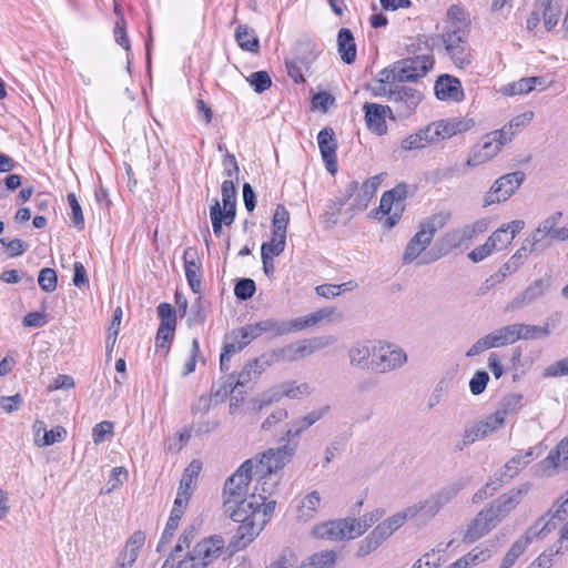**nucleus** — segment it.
Listing matches in <instances>:
<instances>
[{"label":"nucleus","mask_w":568,"mask_h":568,"mask_svg":"<svg viewBox=\"0 0 568 568\" xmlns=\"http://www.w3.org/2000/svg\"><path fill=\"white\" fill-rule=\"evenodd\" d=\"M406 362L407 355L403 349L383 345L377 351L375 349L368 369L383 374L402 367Z\"/></svg>","instance_id":"nucleus-13"},{"label":"nucleus","mask_w":568,"mask_h":568,"mask_svg":"<svg viewBox=\"0 0 568 568\" xmlns=\"http://www.w3.org/2000/svg\"><path fill=\"white\" fill-rule=\"evenodd\" d=\"M427 145V134L425 133L424 128L413 134H409L400 143V148L405 151L419 150Z\"/></svg>","instance_id":"nucleus-50"},{"label":"nucleus","mask_w":568,"mask_h":568,"mask_svg":"<svg viewBox=\"0 0 568 568\" xmlns=\"http://www.w3.org/2000/svg\"><path fill=\"white\" fill-rule=\"evenodd\" d=\"M489 242L495 247V250H503L507 247L513 242V236L509 235L508 229L503 225L497 229L489 237Z\"/></svg>","instance_id":"nucleus-57"},{"label":"nucleus","mask_w":568,"mask_h":568,"mask_svg":"<svg viewBox=\"0 0 568 568\" xmlns=\"http://www.w3.org/2000/svg\"><path fill=\"white\" fill-rule=\"evenodd\" d=\"M385 515V510L382 508H377L368 514H365L361 518H351L354 521V538L362 536L368 528H371L375 523L382 519Z\"/></svg>","instance_id":"nucleus-40"},{"label":"nucleus","mask_w":568,"mask_h":568,"mask_svg":"<svg viewBox=\"0 0 568 568\" xmlns=\"http://www.w3.org/2000/svg\"><path fill=\"white\" fill-rule=\"evenodd\" d=\"M175 326L160 325L156 333L155 347L158 351H163L166 355L170 349V343L174 337Z\"/></svg>","instance_id":"nucleus-51"},{"label":"nucleus","mask_w":568,"mask_h":568,"mask_svg":"<svg viewBox=\"0 0 568 568\" xmlns=\"http://www.w3.org/2000/svg\"><path fill=\"white\" fill-rule=\"evenodd\" d=\"M528 464L529 460H524L521 455H516L504 465L503 476L510 480Z\"/></svg>","instance_id":"nucleus-56"},{"label":"nucleus","mask_w":568,"mask_h":568,"mask_svg":"<svg viewBox=\"0 0 568 568\" xmlns=\"http://www.w3.org/2000/svg\"><path fill=\"white\" fill-rule=\"evenodd\" d=\"M363 110L365 112L367 129L377 135L386 134V116L388 115L390 119H395L393 115V109L388 105L366 102L363 105Z\"/></svg>","instance_id":"nucleus-17"},{"label":"nucleus","mask_w":568,"mask_h":568,"mask_svg":"<svg viewBox=\"0 0 568 568\" xmlns=\"http://www.w3.org/2000/svg\"><path fill=\"white\" fill-rule=\"evenodd\" d=\"M434 90L435 95L439 100L460 102L464 99V90L460 81L449 74L438 77Z\"/></svg>","instance_id":"nucleus-20"},{"label":"nucleus","mask_w":568,"mask_h":568,"mask_svg":"<svg viewBox=\"0 0 568 568\" xmlns=\"http://www.w3.org/2000/svg\"><path fill=\"white\" fill-rule=\"evenodd\" d=\"M256 475L258 476V479L256 481L253 494H255L257 497L260 509H263L264 505L268 504L266 503L267 498L274 494L278 484V479L271 475Z\"/></svg>","instance_id":"nucleus-32"},{"label":"nucleus","mask_w":568,"mask_h":568,"mask_svg":"<svg viewBox=\"0 0 568 568\" xmlns=\"http://www.w3.org/2000/svg\"><path fill=\"white\" fill-rule=\"evenodd\" d=\"M503 425L501 415L498 417V414L493 413L486 416L484 419L465 429L463 438L456 444L455 449L463 450L466 446L475 443L476 440L485 438L486 436L497 432Z\"/></svg>","instance_id":"nucleus-14"},{"label":"nucleus","mask_w":568,"mask_h":568,"mask_svg":"<svg viewBox=\"0 0 568 568\" xmlns=\"http://www.w3.org/2000/svg\"><path fill=\"white\" fill-rule=\"evenodd\" d=\"M224 546L225 541L221 536L206 537L179 560L176 568H206L220 557Z\"/></svg>","instance_id":"nucleus-3"},{"label":"nucleus","mask_w":568,"mask_h":568,"mask_svg":"<svg viewBox=\"0 0 568 568\" xmlns=\"http://www.w3.org/2000/svg\"><path fill=\"white\" fill-rule=\"evenodd\" d=\"M469 483V478H458L457 480L446 485L437 493L432 495L435 501L443 508L450 503Z\"/></svg>","instance_id":"nucleus-33"},{"label":"nucleus","mask_w":568,"mask_h":568,"mask_svg":"<svg viewBox=\"0 0 568 568\" xmlns=\"http://www.w3.org/2000/svg\"><path fill=\"white\" fill-rule=\"evenodd\" d=\"M283 443L277 448H270L263 453L258 463L253 465V474L276 476L277 471L291 462L297 449L298 442Z\"/></svg>","instance_id":"nucleus-8"},{"label":"nucleus","mask_w":568,"mask_h":568,"mask_svg":"<svg viewBox=\"0 0 568 568\" xmlns=\"http://www.w3.org/2000/svg\"><path fill=\"white\" fill-rule=\"evenodd\" d=\"M468 32L469 20L466 12L459 6L453 4L447 10L443 33L430 38L432 45L443 48L457 68L465 69L470 64Z\"/></svg>","instance_id":"nucleus-2"},{"label":"nucleus","mask_w":568,"mask_h":568,"mask_svg":"<svg viewBox=\"0 0 568 568\" xmlns=\"http://www.w3.org/2000/svg\"><path fill=\"white\" fill-rule=\"evenodd\" d=\"M530 488L531 485L529 483H523L494 499L487 507L480 510L481 515L496 528L520 504Z\"/></svg>","instance_id":"nucleus-4"},{"label":"nucleus","mask_w":568,"mask_h":568,"mask_svg":"<svg viewBox=\"0 0 568 568\" xmlns=\"http://www.w3.org/2000/svg\"><path fill=\"white\" fill-rule=\"evenodd\" d=\"M321 503V495L317 490H313L304 497L297 509V517L303 520H310L314 517L316 509Z\"/></svg>","instance_id":"nucleus-39"},{"label":"nucleus","mask_w":568,"mask_h":568,"mask_svg":"<svg viewBox=\"0 0 568 568\" xmlns=\"http://www.w3.org/2000/svg\"><path fill=\"white\" fill-rule=\"evenodd\" d=\"M382 176L381 175H374L369 179H367L361 189L358 187V193L354 197L352 202V210L353 211H364L366 210L369 201L375 195L378 186L381 185Z\"/></svg>","instance_id":"nucleus-24"},{"label":"nucleus","mask_w":568,"mask_h":568,"mask_svg":"<svg viewBox=\"0 0 568 568\" xmlns=\"http://www.w3.org/2000/svg\"><path fill=\"white\" fill-rule=\"evenodd\" d=\"M334 313V310L329 308H322L317 312H314L313 314H310L305 317H300L292 320L294 332L302 331L308 326L315 325L316 323L321 322L322 320L331 316Z\"/></svg>","instance_id":"nucleus-45"},{"label":"nucleus","mask_w":568,"mask_h":568,"mask_svg":"<svg viewBox=\"0 0 568 568\" xmlns=\"http://www.w3.org/2000/svg\"><path fill=\"white\" fill-rule=\"evenodd\" d=\"M554 528L555 524H551L550 519L546 520V517L542 516L525 531L520 539L527 540L529 545L530 542H532L534 539H538L546 536Z\"/></svg>","instance_id":"nucleus-41"},{"label":"nucleus","mask_w":568,"mask_h":568,"mask_svg":"<svg viewBox=\"0 0 568 568\" xmlns=\"http://www.w3.org/2000/svg\"><path fill=\"white\" fill-rule=\"evenodd\" d=\"M545 468L568 469V436L559 442L555 449L541 463Z\"/></svg>","instance_id":"nucleus-31"},{"label":"nucleus","mask_w":568,"mask_h":568,"mask_svg":"<svg viewBox=\"0 0 568 568\" xmlns=\"http://www.w3.org/2000/svg\"><path fill=\"white\" fill-rule=\"evenodd\" d=\"M495 155H496V149L488 151V152H484L480 148L476 149L469 154V156L466 161V166H469V168L478 166L483 163H486L487 161L493 159Z\"/></svg>","instance_id":"nucleus-62"},{"label":"nucleus","mask_w":568,"mask_h":568,"mask_svg":"<svg viewBox=\"0 0 568 568\" xmlns=\"http://www.w3.org/2000/svg\"><path fill=\"white\" fill-rule=\"evenodd\" d=\"M286 245V239L276 237L272 235L271 242H264L261 246L262 258H273L281 255Z\"/></svg>","instance_id":"nucleus-48"},{"label":"nucleus","mask_w":568,"mask_h":568,"mask_svg":"<svg viewBox=\"0 0 568 568\" xmlns=\"http://www.w3.org/2000/svg\"><path fill=\"white\" fill-rule=\"evenodd\" d=\"M562 217V212L558 211L546 217L539 226L544 233L551 241H567L568 240V227H557L559 221Z\"/></svg>","instance_id":"nucleus-29"},{"label":"nucleus","mask_w":568,"mask_h":568,"mask_svg":"<svg viewBox=\"0 0 568 568\" xmlns=\"http://www.w3.org/2000/svg\"><path fill=\"white\" fill-rule=\"evenodd\" d=\"M296 50H297V53H301V54L308 53V55L307 57L297 55L292 60H286L285 64H286L288 75L294 80V82L300 83V82H305V79L303 77V70L307 71L310 69L311 63L314 58L312 57V49L308 43L301 44Z\"/></svg>","instance_id":"nucleus-21"},{"label":"nucleus","mask_w":568,"mask_h":568,"mask_svg":"<svg viewBox=\"0 0 568 568\" xmlns=\"http://www.w3.org/2000/svg\"><path fill=\"white\" fill-rule=\"evenodd\" d=\"M446 223L444 215H433L419 225L418 232L407 243L404 254L403 263L409 264L414 262L430 244L437 230L442 229Z\"/></svg>","instance_id":"nucleus-6"},{"label":"nucleus","mask_w":568,"mask_h":568,"mask_svg":"<svg viewBox=\"0 0 568 568\" xmlns=\"http://www.w3.org/2000/svg\"><path fill=\"white\" fill-rule=\"evenodd\" d=\"M196 534H197V531L193 525H191L184 529L182 535L179 537L178 544L171 551L168 559L164 561L165 567L176 568V564L179 562V560L183 559L182 552L185 549L191 550L190 547H191V544L194 541Z\"/></svg>","instance_id":"nucleus-25"},{"label":"nucleus","mask_w":568,"mask_h":568,"mask_svg":"<svg viewBox=\"0 0 568 568\" xmlns=\"http://www.w3.org/2000/svg\"><path fill=\"white\" fill-rule=\"evenodd\" d=\"M415 509L409 506L404 508L403 510L392 515L384 521H382L388 530L394 534L397 529L405 525L407 520L414 519Z\"/></svg>","instance_id":"nucleus-47"},{"label":"nucleus","mask_w":568,"mask_h":568,"mask_svg":"<svg viewBox=\"0 0 568 568\" xmlns=\"http://www.w3.org/2000/svg\"><path fill=\"white\" fill-rule=\"evenodd\" d=\"M329 343L327 337L297 341L271 351L270 358L265 359V364L272 365L280 362L292 363L312 355L316 351L328 346Z\"/></svg>","instance_id":"nucleus-5"},{"label":"nucleus","mask_w":568,"mask_h":568,"mask_svg":"<svg viewBox=\"0 0 568 568\" xmlns=\"http://www.w3.org/2000/svg\"><path fill=\"white\" fill-rule=\"evenodd\" d=\"M407 185L402 183L394 189L386 191L379 201V206L371 214L381 217L387 216L384 223L385 229H393L400 220L405 210L404 201L407 196Z\"/></svg>","instance_id":"nucleus-7"},{"label":"nucleus","mask_w":568,"mask_h":568,"mask_svg":"<svg viewBox=\"0 0 568 568\" xmlns=\"http://www.w3.org/2000/svg\"><path fill=\"white\" fill-rule=\"evenodd\" d=\"M38 282L42 291L51 293L57 290L58 276L53 268L44 267L40 271Z\"/></svg>","instance_id":"nucleus-53"},{"label":"nucleus","mask_w":568,"mask_h":568,"mask_svg":"<svg viewBox=\"0 0 568 568\" xmlns=\"http://www.w3.org/2000/svg\"><path fill=\"white\" fill-rule=\"evenodd\" d=\"M290 222V213L282 204L276 206L273 215V236L286 239V229Z\"/></svg>","instance_id":"nucleus-42"},{"label":"nucleus","mask_w":568,"mask_h":568,"mask_svg":"<svg viewBox=\"0 0 568 568\" xmlns=\"http://www.w3.org/2000/svg\"><path fill=\"white\" fill-rule=\"evenodd\" d=\"M568 375V356L557 361L545 368V377H559Z\"/></svg>","instance_id":"nucleus-64"},{"label":"nucleus","mask_w":568,"mask_h":568,"mask_svg":"<svg viewBox=\"0 0 568 568\" xmlns=\"http://www.w3.org/2000/svg\"><path fill=\"white\" fill-rule=\"evenodd\" d=\"M184 270L187 283L193 293H200L201 291V278L200 270L201 262L197 256V252L193 247H187L183 254Z\"/></svg>","instance_id":"nucleus-22"},{"label":"nucleus","mask_w":568,"mask_h":568,"mask_svg":"<svg viewBox=\"0 0 568 568\" xmlns=\"http://www.w3.org/2000/svg\"><path fill=\"white\" fill-rule=\"evenodd\" d=\"M128 479V470L124 467H114L111 470L110 479L108 480L104 488L101 489V494H110L118 489L124 480Z\"/></svg>","instance_id":"nucleus-52"},{"label":"nucleus","mask_w":568,"mask_h":568,"mask_svg":"<svg viewBox=\"0 0 568 568\" xmlns=\"http://www.w3.org/2000/svg\"><path fill=\"white\" fill-rule=\"evenodd\" d=\"M205 320L206 313L203 303L201 297H197L191 306L190 316L187 318L189 326L203 324Z\"/></svg>","instance_id":"nucleus-61"},{"label":"nucleus","mask_w":568,"mask_h":568,"mask_svg":"<svg viewBox=\"0 0 568 568\" xmlns=\"http://www.w3.org/2000/svg\"><path fill=\"white\" fill-rule=\"evenodd\" d=\"M542 83L544 78L541 77L523 78L518 81L507 84L503 89V92L507 95L527 94L531 92L536 88V85H540Z\"/></svg>","instance_id":"nucleus-36"},{"label":"nucleus","mask_w":568,"mask_h":568,"mask_svg":"<svg viewBox=\"0 0 568 568\" xmlns=\"http://www.w3.org/2000/svg\"><path fill=\"white\" fill-rule=\"evenodd\" d=\"M256 291L255 282L252 278L244 277L237 280L234 287V294L240 301L251 298Z\"/></svg>","instance_id":"nucleus-54"},{"label":"nucleus","mask_w":568,"mask_h":568,"mask_svg":"<svg viewBox=\"0 0 568 568\" xmlns=\"http://www.w3.org/2000/svg\"><path fill=\"white\" fill-rule=\"evenodd\" d=\"M247 80L256 93H262L272 85L271 77L266 71L253 72Z\"/></svg>","instance_id":"nucleus-55"},{"label":"nucleus","mask_w":568,"mask_h":568,"mask_svg":"<svg viewBox=\"0 0 568 568\" xmlns=\"http://www.w3.org/2000/svg\"><path fill=\"white\" fill-rule=\"evenodd\" d=\"M536 7L542 14L545 28L548 31L552 30L561 13L559 0H537Z\"/></svg>","instance_id":"nucleus-30"},{"label":"nucleus","mask_w":568,"mask_h":568,"mask_svg":"<svg viewBox=\"0 0 568 568\" xmlns=\"http://www.w3.org/2000/svg\"><path fill=\"white\" fill-rule=\"evenodd\" d=\"M375 353V348L373 351L369 348V346L365 343H356L354 344L349 351V363L352 366L365 369H368L369 365V357L373 356Z\"/></svg>","instance_id":"nucleus-35"},{"label":"nucleus","mask_w":568,"mask_h":568,"mask_svg":"<svg viewBox=\"0 0 568 568\" xmlns=\"http://www.w3.org/2000/svg\"><path fill=\"white\" fill-rule=\"evenodd\" d=\"M294 332L292 320L277 321L274 318H266L254 324H246L232 331L233 338H246V342H252L263 334H271L273 337H280Z\"/></svg>","instance_id":"nucleus-9"},{"label":"nucleus","mask_w":568,"mask_h":568,"mask_svg":"<svg viewBox=\"0 0 568 568\" xmlns=\"http://www.w3.org/2000/svg\"><path fill=\"white\" fill-rule=\"evenodd\" d=\"M486 230L485 221H476L474 224H467L459 229L447 232L442 239L443 255L448 254L449 251L460 248L466 250L471 244L474 237L478 233Z\"/></svg>","instance_id":"nucleus-12"},{"label":"nucleus","mask_w":568,"mask_h":568,"mask_svg":"<svg viewBox=\"0 0 568 568\" xmlns=\"http://www.w3.org/2000/svg\"><path fill=\"white\" fill-rule=\"evenodd\" d=\"M489 382V375L485 371H478L469 381V389L473 395L481 394Z\"/></svg>","instance_id":"nucleus-59"},{"label":"nucleus","mask_w":568,"mask_h":568,"mask_svg":"<svg viewBox=\"0 0 568 568\" xmlns=\"http://www.w3.org/2000/svg\"><path fill=\"white\" fill-rule=\"evenodd\" d=\"M335 561L336 552L326 550L313 555L308 562L302 564L298 568H334Z\"/></svg>","instance_id":"nucleus-44"},{"label":"nucleus","mask_w":568,"mask_h":568,"mask_svg":"<svg viewBox=\"0 0 568 568\" xmlns=\"http://www.w3.org/2000/svg\"><path fill=\"white\" fill-rule=\"evenodd\" d=\"M518 328L520 333V339H536L546 337L550 334L549 325L545 324L542 326L537 325H528L518 323Z\"/></svg>","instance_id":"nucleus-49"},{"label":"nucleus","mask_w":568,"mask_h":568,"mask_svg":"<svg viewBox=\"0 0 568 568\" xmlns=\"http://www.w3.org/2000/svg\"><path fill=\"white\" fill-rule=\"evenodd\" d=\"M253 477V460L247 459L230 476L223 488V508L234 523H239L231 545L236 549L245 548L271 519L275 501H268L263 509L258 507L255 494L247 497V487Z\"/></svg>","instance_id":"nucleus-1"},{"label":"nucleus","mask_w":568,"mask_h":568,"mask_svg":"<svg viewBox=\"0 0 568 568\" xmlns=\"http://www.w3.org/2000/svg\"><path fill=\"white\" fill-rule=\"evenodd\" d=\"M388 100L393 103V113L404 119L415 113L418 104L423 100L420 90L403 84H396L388 90Z\"/></svg>","instance_id":"nucleus-10"},{"label":"nucleus","mask_w":568,"mask_h":568,"mask_svg":"<svg viewBox=\"0 0 568 568\" xmlns=\"http://www.w3.org/2000/svg\"><path fill=\"white\" fill-rule=\"evenodd\" d=\"M113 434V423L109 420H103L97 424L92 429V437L94 444H101L105 440L106 436H111Z\"/></svg>","instance_id":"nucleus-63"},{"label":"nucleus","mask_w":568,"mask_h":568,"mask_svg":"<svg viewBox=\"0 0 568 568\" xmlns=\"http://www.w3.org/2000/svg\"><path fill=\"white\" fill-rule=\"evenodd\" d=\"M551 278L547 275L535 280L518 296L511 300L507 306V310L523 308L540 300L549 290Z\"/></svg>","instance_id":"nucleus-18"},{"label":"nucleus","mask_w":568,"mask_h":568,"mask_svg":"<svg viewBox=\"0 0 568 568\" xmlns=\"http://www.w3.org/2000/svg\"><path fill=\"white\" fill-rule=\"evenodd\" d=\"M393 534L383 524H378L361 542L356 556L365 557L376 550L385 540H387Z\"/></svg>","instance_id":"nucleus-23"},{"label":"nucleus","mask_w":568,"mask_h":568,"mask_svg":"<svg viewBox=\"0 0 568 568\" xmlns=\"http://www.w3.org/2000/svg\"><path fill=\"white\" fill-rule=\"evenodd\" d=\"M521 399L523 396L520 394H507L501 398L494 414H498V417L501 415V422L505 423V418L508 414L515 413L521 407Z\"/></svg>","instance_id":"nucleus-43"},{"label":"nucleus","mask_w":568,"mask_h":568,"mask_svg":"<svg viewBox=\"0 0 568 568\" xmlns=\"http://www.w3.org/2000/svg\"><path fill=\"white\" fill-rule=\"evenodd\" d=\"M523 171H515L497 179L484 195V206H489L508 200L525 181Z\"/></svg>","instance_id":"nucleus-11"},{"label":"nucleus","mask_w":568,"mask_h":568,"mask_svg":"<svg viewBox=\"0 0 568 568\" xmlns=\"http://www.w3.org/2000/svg\"><path fill=\"white\" fill-rule=\"evenodd\" d=\"M494 527L488 523L486 517L479 511L475 518L468 524L463 537V542L473 544L486 536Z\"/></svg>","instance_id":"nucleus-26"},{"label":"nucleus","mask_w":568,"mask_h":568,"mask_svg":"<svg viewBox=\"0 0 568 568\" xmlns=\"http://www.w3.org/2000/svg\"><path fill=\"white\" fill-rule=\"evenodd\" d=\"M409 507L415 509L414 518L423 525L429 523L442 509L432 496Z\"/></svg>","instance_id":"nucleus-34"},{"label":"nucleus","mask_w":568,"mask_h":568,"mask_svg":"<svg viewBox=\"0 0 568 568\" xmlns=\"http://www.w3.org/2000/svg\"><path fill=\"white\" fill-rule=\"evenodd\" d=\"M158 315L161 320L160 325L175 326L176 315L174 307L169 303H161L158 306Z\"/></svg>","instance_id":"nucleus-60"},{"label":"nucleus","mask_w":568,"mask_h":568,"mask_svg":"<svg viewBox=\"0 0 568 568\" xmlns=\"http://www.w3.org/2000/svg\"><path fill=\"white\" fill-rule=\"evenodd\" d=\"M354 521L351 518L335 519L314 527L313 532L317 538L327 540L354 539Z\"/></svg>","instance_id":"nucleus-16"},{"label":"nucleus","mask_w":568,"mask_h":568,"mask_svg":"<svg viewBox=\"0 0 568 568\" xmlns=\"http://www.w3.org/2000/svg\"><path fill=\"white\" fill-rule=\"evenodd\" d=\"M323 416V410H313L304 417L295 420L292 426L286 430L285 437L281 438L280 442H297V438L305 429L315 424Z\"/></svg>","instance_id":"nucleus-27"},{"label":"nucleus","mask_w":568,"mask_h":568,"mask_svg":"<svg viewBox=\"0 0 568 568\" xmlns=\"http://www.w3.org/2000/svg\"><path fill=\"white\" fill-rule=\"evenodd\" d=\"M34 428L37 430V436L39 435L40 430H44V435L42 437V442L40 443L39 439L36 437L34 442L38 446H50L55 443L61 442L65 435L67 430L62 426H55L50 430H45V425L43 422L37 420L34 424Z\"/></svg>","instance_id":"nucleus-37"},{"label":"nucleus","mask_w":568,"mask_h":568,"mask_svg":"<svg viewBox=\"0 0 568 568\" xmlns=\"http://www.w3.org/2000/svg\"><path fill=\"white\" fill-rule=\"evenodd\" d=\"M223 207L236 206V187L233 180H224L221 186Z\"/></svg>","instance_id":"nucleus-58"},{"label":"nucleus","mask_w":568,"mask_h":568,"mask_svg":"<svg viewBox=\"0 0 568 568\" xmlns=\"http://www.w3.org/2000/svg\"><path fill=\"white\" fill-rule=\"evenodd\" d=\"M337 48L343 62L351 64L356 59V43L352 31L342 28L337 34Z\"/></svg>","instance_id":"nucleus-28"},{"label":"nucleus","mask_w":568,"mask_h":568,"mask_svg":"<svg viewBox=\"0 0 568 568\" xmlns=\"http://www.w3.org/2000/svg\"><path fill=\"white\" fill-rule=\"evenodd\" d=\"M235 39L243 50L257 52L260 48L258 38L253 29L247 26L240 24L235 30Z\"/></svg>","instance_id":"nucleus-38"},{"label":"nucleus","mask_w":568,"mask_h":568,"mask_svg":"<svg viewBox=\"0 0 568 568\" xmlns=\"http://www.w3.org/2000/svg\"><path fill=\"white\" fill-rule=\"evenodd\" d=\"M529 246V252H544L551 246V241L544 233L542 229L538 225L537 229L525 240Z\"/></svg>","instance_id":"nucleus-46"},{"label":"nucleus","mask_w":568,"mask_h":568,"mask_svg":"<svg viewBox=\"0 0 568 568\" xmlns=\"http://www.w3.org/2000/svg\"><path fill=\"white\" fill-rule=\"evenodd\" d=\"M432 68V60L426 57L408 58L395 62V72L397 73V82H415L419 78L426 75Z\"/></svg>","instance_id":"nucleus-15"},{"label":"nucleus","mask_w":568,"mask_h":568,"mask_svg":"<svg viewBox=\"0 0 568 568\" xmlns=\"http://www.w3.org/2000/svg\"><path fill=\"white\" fill-rule=\"evenodd\" d=\"M317 143L321 155L326 164L327 171L334 174L337 171L336 148L334 130L329 126L324 128L317 135Z\"/></svg>","instance_id":"nucleus-19"}]
</instances>
